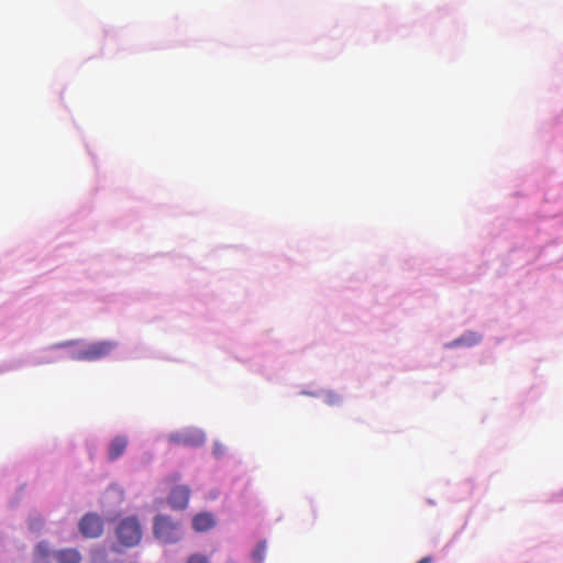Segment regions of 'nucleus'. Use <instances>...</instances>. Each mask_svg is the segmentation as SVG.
Returning <instances> with one entry per match:
<instances>
[{"label": "nucleus", "mask_w": 563, "mask_h": 563, "mask_svg": "<svg viewBox=\"0 0 563 563\" xmlns=\"http://www.w3.org/2000/svg\"><path fill=\"white\" fill-rule=\"evenodd\" d=\"M142 534L140 520L135 516L122 519L115 528V536L125 548L136 547L142 540Z\"/></svg>", "instance_id": "obj_1"}, {"label": "nucleus", "mask_w": 563, "mask_h": 563, "mask_svg": "<svg viewBox=\"0 0 563 563\" xmlns=\"http://www.w3.org/2000/svg\"><path fill=\"white\" fill-rule=\"evenodd\" d=\"M153 532L155 538L164 543H176L181 538L179 523L163 515L155 517Z\"/></svg>", "instance_id": "obj_2"}, {"label": "nucleus", "mask_w": 563, "mask_h": 563, "mask_svg": "<svg viewBox=\"0 0 563 563\" xmlns=\"http://www.w3.org/2000/svg\"><path fill=\"white\" fill-rule=\"evenodd\" d=\"M115 349V343L110 341L95 342L86 345L73 355L76 361L93 362L109 355Z\"/></svg>", "instance_id": "obj_3"}, {"label": "nucleus", "mask_w": 563, "mask_h": 563, "mask_svg": "<svg viewBox=\"0 0 563 563\" xmlns=\"http://www.w3.org/2000/svg\"><path fill=\"white\" fill-rule=\"evenodd\" d=\"M78 529L87 539L99 538L103 533V520L99 515L88 512L80 519Z\"/></svg>", "instance_id": "obj_4"}, {"label": "nucleus", "mask_w": 563, "mask_h": 563, "mask_svg": "<svg viewBox=\"0 0 563 563\" xmlns=\"http://www.w3.org/2000/svg\"><path fill=\"white\" fill-rule=\"evenodd\" d=\"M190 489L188 486H176L168 496V503L174 509H185L188 505Z\"/></svg>", "instance_id": "obj_5"}, {"label": "nucleus", "mask_w": 563, "mask_h": 563, "mask_svg": "<svg viewBox=\"0 0 563 563\" xmlns=\"http://www.w3.org/2000/svg\"><path fill=\"white\" fill-rule=\"evenodd\" d=\"M216 526V518L211 512H199L192 518V528L197 532H206Z\"/></svg>", "instance_id": "obj_6"}, {"label": "nucleus", "mask_w": 563, "mask_h": 563, "mask_svg": "<svg viewBox=\"0 0 563 563\" xmlns=\"http://www.w3.org/2000/svg\"><path fill=\"white\" fill-rule=\"evenodd\" d=\"M129 444V439L126 435H117L111 443L109 444L108 449V457L110 461L118 460L126 450Z\"/></svg>", "instance_id": "obj_7"}, {"label": "nucleus", "mask_w": 563, "mask_h": 563, "mask_svg": "<svg viewBox=\"0 0 563 563\" xmlns=\"http://www.w3.org/2000/svg\"><path fill=\"white\" fill-rule=\"evenodd\" d=\"M57 563H80L81 554L75 548H66L54 553Z\"/></svg>", "instance_id": "obj_8"}, {"label": "nucleus", "mask_w": 563, "mask_h": 563, "mask_svg": "<svg viewBox=\"0 0 563 563\" xmlns=\"http://www.w3.org/2000/svg\"><path fill=\"white\" fill-rule=\"evenodd\" d=\"M481 341V336L475 332H470L454 341V345L472 346Z\"/></svg>", "instance_id": "obj_9"}, {"label": "nucleus", "mask_w": 563, "mask_h": 563, "mask_svg": "<svg viewBox=\"0 0 563 563\" xmlns=\"http://www.w3.org/2000/svg\"><path fill=\"white\" fill-rule=\"evenodd\" d=\"M265 551H266L265 542L258 543L256 549H255V551H254V553H253L254 560H256L258 562H262L264 560Z\"/></svg>", "instance_id": "obj_10"}, {"label": "nucleus", "mask_w": 563, "mask_h": 563, "mask_svg": "<svg viewBox=\"0 0 563 563\" xmlns=\"http://www.w3.org/2000/svg\"><path fill=\"white\" fill-rule=\"evenodd\" d=\"M187 563H209V560L202 554H192L188 558Z\"/></svg>", "instance_id": "obj_11"}, {"label": "nucleus", "mask_w": 563, "mask_h": 563, "mask_svg": "<svg viewBox=\"0 0 563 563\" xmlns=\"http://www.w3.org/2000/svg\"><path fill=\"white\" fill-rule=\"evenodd\" d=\"M170 440L177 444H188L189 443V440L183 435H172L170 437Z\"/></svg>", "instance_id": "obj_12"}, {"label": "nucleus", "mask_w": 563, "mask_h": 563, "mask_svg": "<svg viewBox=\"0 0 563 563\" xmlns=\"http://www.w3.org/2000/svg\"><path fill=\"white\" fill-rule=\"evenodd\" d=\"M417 563H431V558L429 556H426V558H422L419 562Z\"/></svg>", "instance_id": "obj_13"}]
</instances>
